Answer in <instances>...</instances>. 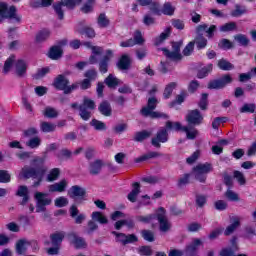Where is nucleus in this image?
<instances>
[{"label": "nucleus", "mask_w": 256, "mask_h": 256, "mask_svg": "<svg viewBox=\"0 0 256 256\" xmlns=\"http://www.w3.org/2000/svg\"><path fill=\"white\" fill-rule=\"evenodd\" d=\"M13 65H15V69H16V74L19 77H23V75H25V73H27V63L23 60H15V56H10L4 64V69L3 71L5 73H9L11 71V67H13Z\"/></svg>", "instance_id": "1"}, {"label": "nucleus", "mask_w": 256, "mask_h": 256, "mask_svg": "<svg viewBox=\"0 0 256 256\" xmlns=\"http://www.w3.org/2000/svg\"><path fill=\"white\" fill-rule=\"evenodd\" d=\"M44 175H45V170L34 171L29 167H24L19 174V178L29 179L30 177H32L37 180L36 182H34V187H39L41 181H43Z\"/></svg>", "instance_id": "2"}, {"label": "nucleus", "mask_w": 256, "mask_h": 256, "mask_svg": "<svg viewBox=\"0 0 256 256\" xmlns=\"http://www.w3.org/2000/svg\"><path fill=\"white\" fill-rule=\"evenodd\" d=\"M34 199L36 201V213H45L47 211V205H51L53 202L47 193L43 192L34 193Z\"/></svg>", "instance_id": "3"}, {"label": "nucleus", "mask_w": 256, "mask_h": 256, "mask_svg": "<svg viewBox=\"0 0 256 256\" xmlns=\"http://www.w3.org/2000/svg\"><path fill=\"white\" fill-rule=\"evenodd\" d=\"M0 17L2 19H13L14 21H21V16L17 14L15 6H9L5 2H0Z\"/></svg>", "instance_id": "4"}, {"label": "nucleus", "mask_w": 256, "mask_h": 256, "mask_svg": "<svg viewBox=\"0 0 256 256\" xmlns=\"http://www.w3.org/2000/svg\"><path fill=\"white\" fill-rule=\"evenodd\" d=\"M97 105L95 104V101L89 97H84L83 103L81 106H79L80 109V117L84 121H88V119H91V111H93Z\"/></svg>", "instance_id": "5"}, {"label": "nucleus", "mask_w": 256, "mask_h": 256, "mask_svg": "<svg viewBox=\"0 0 256 256\" xmlns=\"http://www.w3.org/2000/svg\"><path fill=\"white\" fill-rule=\"evenodd\" d=\"M181 42L172 43V50H168L167 48H163V55L170 59L171 61H181L183 56L181 55Z\"/></svg>", "instance_id": "6"}, {"label": "nucleus", "mask_w": 256, "mask_h": 256, "mask_svg": "<svg viewBox=\"0 0 256 256\" xmlns=\"http://www.w3.org/2000/svg\"><path fill=\"white\" fill-rule=\"evenodd\" d=\"M157 107V99L155 98H149L148 99V106L143 108L141 113L142 115H145L146 117H152L153 119H157L159 117H167L164 113L161 112H154L153 109Z\"/></svg>", "instance_id": "7"}, {"label": "nucleus", "mask_w": 256, "mask_h": 256, "mask_svg": "<svg viewBox=\"0 0 256 256\" xmlns=\"http://www.w3.org/2000/svg\"><path fill=\"white\" fill-rule=\"evenodd\" d=\"M87 192L85 188L74 185L68 190V196L70 199H78L76 200L77 203H83V201H87Z\"/></svg>", "instance_id": "8"}, {"label": "nucleus", "mask_w": 256, "mask_h": 256, "mask_svg": "<svg viewBox=\"0 0 256 256\" xmlns=\"http://www.w3.org/2000/svg\"><path fill=\"white\" fill-rule=\"evenodd\" d=\"M213 171V167H211V164H198L194 168V175L197 181H200V183H205V179H207V173H211Z\"/></svg>", "instance_id": "9"}, {"label": "nucleus", "mask_w": 256, "mask_h": 256, "mask_svg": "<svg viewBox=\"0 0 256 256\" xmlns=\"http://www.w3.org/2000/svg\"><path fill=\"white\" fill-rule=\"evenodd\" d=\"M53 86L59 89V91H64V93H71V91L75 89V85L70 86L69 80L63 75H59L55 78Z\"/></svg>", "instance_id": "10"}, {"label": "nucleus", "mask_w": 256, "mask_h": 256, "mask_svg": "<svg viewBox=\"0 0 256 256\" xmlns=\"http://www.w3.org/2000/svg\"><path fill=\"white\" fill-rule=\"evenodd\" d=\"M82 0H62L60 4L54 6V9L59 17V19H63V7H67L68 9H73L75 5H79Z\"/></svg>", "instance_id": "11"}, {"label": "nucleus", "mask_w": 256, "mask_h": 256, "mask_svg": "<svg viewBox=\"0 0 256 256\" xmlns=\"http://www.w3.org/2000/svg\"><path fill=\"white\" fill-rule=\"evenodd\" d=\"M151 11L155 15H161V13L164 15H173V13H175V8L169 2L165 3L162 9L159 8L158 3H154L151 5Z\"/></svg>", "instance_id": "12"}, {"label": "nucleus", "mask_w": 256, "mask_h": 256, "mask_svg": "<svg viewBox=\"0 0 256 256\" xmlns=\"http://www.w3.org/2000/svg\"><path fill=\"white\" fill-rule=\"evenodd\" d=\"M156 215L160 225V231H162L163 233H167V231L171 229V223L169 222V220H167V217H165V209L159 208L156 211Z\"/></svg>", "instance_id": "13"}, {"label": "nucleus", "mask_w": 256, "mask_h": 256, "mask_svg": "<svg viewBox=\"0 0 256 256\" xmlns=\"http://www.w3.org/2000/svg\"><path fill=\"white\" fill-rule=\"evenodd\" d=\"M83 45H84V47H86L87 49H90L92 51V55L89 58V63L91 65L97 63V61H99V55H101V53H103V48H101L99 46H95L91 42H84Z\"/></svg>", "instance_id": "14"}, {"label": "nucleus", "mask_w": 256, "mask_h": 256, "mask_svg": "<svg viewBox=\"0 0 256 256\" xmlns=\"http://www.w3.org/2000/svg\"><path fill=\"white\" fill-rule=\"evenodd\" d=\"M69 187V181L67 179H62L59 182H56L48 186L49 193H64Z\"/></svg>", "instance_id": "15"}, {"label": "nucleus", "mask_w": 256, "mask_h": 256, "mask_svg": "<svg viewBox=\"0 0 256 256\" xmlns=\"http://www.w3.org/2000/svg\"><path fill=\"white\" fill-rule=\"evenodd\" d=\"M231 81H233V78H231L229 75H225L220 80L211 81L208 84V89H223V87L229 85Z\"/></svg>", "instance_id": "16"}, {"label": "nucleus", "mask_w": 256, "mask_h": 256, "mask_svg": "<svg viewBox=\"0 0 256 256\" xmlns=\"http://www.w3.org/2000/svg\"><path fill=\"white\" fill-rule=\"evenodd\" d=\"M65 45H67V40H61L58 46H53L50 49L48 57H50V59H59L61 55H63V47H65Z\"/></svg>", "instance_id": "17"}, {"label": "nucleus", "mask_w": 256, "mask_h": 256, "mask_svg": "<svg viewBox=\"0 0 256 256\" xmlns=\"http://www.w3.org/2000/svg\"><path fill=\"white\" fill-rule=\"evenodd\" d=\"M186 121L190 125H201L203 123V115H201L199 110H192L187 114Z\"/></svg>", "instance_id": "18"}, {"label": "nucleus", "mask_w": 256, "mask_h": 256, "mask_svg": "<svg viewBox=\"0 0 256 256\" xmlns=\"http://www.w3.org/2000/svg\"><path fill=\"white\" fill-rule=\"evenodd\" d=\"M70 217L74 219L75 223L77 225H81L87 219V215L84 213H79V208H77L75 205H72L69 209Z\"/></svg>", "instance_id": "19"}, {"label": "nucleus", "mask_w": 256, "mask_h": 256, "mask_svg": "<svg viewBox=\"0 0 256 256\" xmlns=\"http://www.w3.org/2000/svg\"><path fill=\"white\" fill-rule=\"evenodd\" d=\"M69 241H70L71 245H73V247H75V249H85L87 247V242H85V239H83L75 234H71L69 236Z\"/></svg>", "instance_id": "20"}, {"label": "nucleus", "mask_w": 256, "mask_h": 256, "mask_svg": "<svg viewBox=\"0 0 256 256\" xmlns=\"http://www.w3.org/2000/svg\"><path fill=\"white\" fill-rule=\"evenodd\" d=\"M17 197H21V205H27L29 203V188L27 186H19L17 191H16Z\"/></svg>", "instance_id": "21"}, {"label": "nucleus", "mask_w": 256, "mask_h": 256, "mask_svg": "<svg viewBox=\"0 0 256 256\" xmlns=\"http://www.w3.org/2000/svg\"><path fill=\"white\" fill-rule=\"evenodd\" d=\"M167 131V128L160 130L156 138L152 139V145H154V147H161V143H167Z\"/></svg>", "instance_id": "22"}, {"label": "nucleus", "mask_w": 256, "mask_h": 256, "mask_svg": "<svg viewBox=\"0 0 256 256\" xmlns=\"http://www.w3.org/2000/svg\"><path fill=\"white\" fill-rule=\"evenodd\" d=\"M241 225V218L240 217H232L230 225L225 229L224 235H231L234 231L239 229Z\"/></svg>", "instance_id": "23"}, {"label": "nucleus", "mask_w": 256, "mask_h": 256, "mask_svg": "<svg viewBox=\"0 0 256 256\" xmlns=\"http://www.w3.org/2000/svg\"><path fill=\"white\" fill-rule=\"evenodd\" d=\"M139 193H141V186L139 183H134L132 185L131 192L127 196L128 201L135 203V201H137V197H139Z\"/></svg>", "instance_id": "24"}, {"label": "nucleus", "mask_w": 256, "mask_h": 256, "mask_svg": "<svg viewBox=\"0 0 256 256\" xmlns=\"http://www.w3.org/2000/svg\"><path fill=\"white\" fill-rule=\"evenodd\" d=\"M77 33H80V35H86V37H89V39L95 38V30L90 27H83L81 25L77 26L76 28Z\"/></svg>", "instance_id": "25"}, {"label": "nucleus", "mask_w": 256, "mask_h": 256, "mask_svg": "<svg viewBox=\"0 0 256 256\" xmlns=\"http://www.w3.org/2000/svg\"><path fill=\"white\" fill-rule=\"evenodd\" d=\"M117 67L125 71L131 67V58L129 55H123L117 63Z\"/></svg>", "instance_id": "26"}, {"label": "nucleus", "mask_w": 256, "mask_h": 256, "mask_svg": "<svg viewBox=\"0 0 256 256\" xmlns=\"http://www.w3.org/2000/svg\"><path fill=\"white\" fill-rule=\"evenodd\" d=\"M216 29H217L216 25H212L209 28H207V25L203 24L198 26L197 33L201 34L204 31L205 33H207V37H213Z\"/></svg>", "instance_id": "27"}, {"label": "nucleus", "mask_w": 256, "mask_h": 256, "mask_svg": "<svg viewBox=\"0 0 256 256\" xmlns=\"http://www.w3.org/2000/svg\"><path fill=\"white\" fill-rule=\"evenodd\" d=\"M91 217L92 221H97V223H100L101 225H107V223H109V220L102 212L95 211L92 213Z\"/></svg>", "instance_id": "28"}, {"label": "nucleus", "mask_w": 256, "mask_h": 256, "mask_svg": "<svg viewBox=\"0 0 256 256\" xmlns=\"http://www.w3.org/2000/svg\"><path fill=\"white\" fill-rule=\"evenodd\" d=\"M29 241H27L26 239H21L16 243V252L19 255H23V253H25V251H27V249L29 248Z\"/></svg>", "instance_id": "29"}, {"label": "nucleus", "mask_w": 256, "mask_h": 256, "mask_svg": "<svg viewBox=\"0 0 256 256\" xmlns=\"http://www.w3.org/2000/svg\"><path fill=\"white\" fill-rule=\"evenodd\" d=\"M105 84L107 87L110 89H115L117 85H121V80H119L117 77H115L113 74H110L106 79H105Z\"/></svg>", "instance_id": "30"}, {"label": "nucleus", "mask_w": 256, "mask_h": 256, "mask_svg": "<svg viewBox=\"0 0 256 256\" xmlns=\"http://www.w3.org/2000/svg\"><path fill=\"white\" fill-rule=\"evenodd\" d=\"M98 111H100V113L102 115H104L105 117H110L111 104H109V102H107V101H103L102 103H100V105L98 107Z\"/></svg>", "instance_id": "31"}, {"label": "nucleus", "mask_w": 256, "mask_h": 256, "mask_svg": "<svg viewBox=\"0 0 256 256\" xmlns=\"http://www.w3.org/2000/svg\"><path fill=\"white\" fill-rule=\"evenodd\" d=\"M171 35V27H166L164 31L160 34V37H157L154 41L155 45H161L165 39Z\"/></svg>", "instance_id": "32"}, {"label": "nucleus", "mask_w": 256, "mask_h": 256, "mask_svg": "<svg viewBox=\"0 0 256 256\" xmlns=\"http://www.w3.org/2000/svg\"><path fill=\"white\" fill-rule=\"evenodd\" d=\"M185 126H182L179 122H167L166 131H184Z\"/></svg>", "instance_id": "33"}, {"label": "nucleus", "mask_w": 256, "mask_h": 256, "mask_svg": "<svg viewBox=\"0 0 256 256\" xmlns=\"http://www.w3.org/2000/svg\"><path fill=\"white\" fill-rule=\"evenodd\" d=\"M97 0H87L82 6H81V11L82 13H92L95 3Z\"/></svg>", "instance_id": "34"}, {"label": "nucleus", "mask_w": 256, "mask_h": 256, "mask_svg": "<svg viewBox=\"0 0 256 256\" xmlns=\"http://www.w3.org/2000/svg\"><path fill=\"white\" fill-rule=\"evenodd\" d=\"M232 248H224L220 251V256H233L235 251H237V244L235 243V240L231 241Z\"/></svg>", "instance_id": "35"}, {"label": "nucleus", "mask_w": 256, "mask_h": 256, "mask_svg": "<svg viewBox=\"0 0 256 256\" xmlns=\"http://www.w3.org/2000/svg\"><path fill=\"white\" fill-rule=\"evenodd\" d=\"M109 18H107V15L100 14L97 18V25L100 27V29H105L109 25Z\"/></svg>", "instance_id": "36"}, {"label": "nucleus", "mask_w": 256, "mask_h": 256, "mask_svg": "<svg viewBox=\"0 0 256 256\" xmlns=\"http://www.w3.org/2000/svg\"><path fill=\"white\" fill-rule=\"evenodd\" d=\"M201 245H203V242L200 239H194L192 243L187 246L186 251L187 253H193L194 251H197Z\"/></svg>", "instance_id": "37"}, {"label": "nucleus", "mask_w": 256, "mask_h": 256, "mask_svg": "<svg viewBox=\"0 0 256 256\" xmlns=\"http://www.w3.org/2000/svg\"><path fill=\"white\" fill-rule=\"evenodd\" d=\"M54 205L55 207H59V208L67 207V205H69V198L65 196L57 197L54 200Z\"/></svg>", "instance_id": "38"}, {"label": "nucleus", "mask_w": 256, "mask_h": 256, "mask_svg": "<svg viewBox=\"0 0 256 256\" xmlns=\"http://www.w3.org/2000/svg\"><path fill=\"white\" fill-rule=\"evenodd\" d=\"M125 226L126 227H133V221L131 219H123V220L117 221L114 224V227L117 230L122 229Z\"/></svg>", "instance_id": "39"}, {"label": "nucleus", "mask_w": 256, "mask_h": 256, "mask_svg": "<svg viewBox=\"0 0 256 256\" xmlns=\"http://www.w3.org/2000/svg\"><path fill=\"white\" fill-rule=\"evenodd\" d=\"M59 175H61V171L59 170V168H54L48 173L47 181H57L59 179Z\"/></svg>", "instance_id": "40"}, {"label": "nucleus", "mask_w": 256, "mask_h": 256, "mask_svg": "<svg viewBox=\"0 0 256 256\" xmlns=\"http://www.w3.org/2000/svg\"><path fill=\"white\" fill-rule=\"evenodd\" d=\"M101 167H103V162L101 160H97L90 165V173L92 175H97L99 171H101Z\"/></svg>", "instance_id": "41"}, {"label": "nucleus", "mask_w": 256, "mask_h": 256, "mask_svg": "<svg viewBox=\"0 0 256 256\" xmlns=\"http://www.w3.org/2000/svg\"><path fill=\"white\" fill-rule=\"evenodd\" d=\"M177 88V83L172 82L169 83L164 90V99H169L171 97V94L173 93V90Z\"/></svg>", "instance_id": "42"}, {"label": "nucleus", "mask_w": 256, "mask_h": 256, "mask_svg": "<svg viewBox=\"0 0 256 256\" xmlns=\"http://www.w3.org/2000/svg\"><path fill=\"white\" fill-rule=\"evenodd\" d=\"M218 67L223 71H231V69H233V64L225 59H221L218 61Z\"/></svg>", "instance_id": "43"}, {"label": "nucleus", "mask_w": 256, "mask_h": 256, "mask_svg": "<svg viewBox=\"0 0 256 256\" xmlns=\"http://www.w3.org/2000/svg\"><path fill=\"white\" fill-rule=\"evenodd\" d=\"M65 237V234L63 232H56L51 236L52 245H59L61 241H63V238Z\"/></svg>", "instance_id": "44"}, {"label": "nucleus", "mask_w": 256, "mask_h": 256, "mask_svg": "<svg viewBox=\"0 0 256 256\" xmlns=\"http://www.w3.org/2000/svg\"><path fill=\"white\" fill-rule=\"evenodd\" d=\"M90 125L92 127H94V129H96V131H105L107 129V126L105 125V123L99 121V120H92L90 122Z\"/></svg>", "instance_id": "45"}, {"label": "nucleus", "mask_w": 256, "mask_h": 256, "mask_svg": "<svg viewBox=\"0 0 256 256\" xmlns=\"http://www.w3.org/2000/svg\"><path fill=\"white\" fill-rule=\"evenodd\" d=\"M57 115H59V112L55 108L47 107L44 110V116L48 117L49 119H53L57 117Z\"/></svg>", "instance_id": "46"}, {"label": "nucleus", "mask_w": 256, "mask_h": 256, "mask_svg": "<svg viewBox=\"0 0 256 256\" xmlns=\"http://www.w3.org/2000/svg\"><path fill=\"white\" fill-rule=\"evenodd\" d=\"M235 29H237V24H235V22L226 23L220 27V31H222V33L235 31Z\"/></svg>", "instance_id": "47"}, {"label": "nucleus", "mask_w": 256, "mask_h": 256, "mask_svg": "<svg viewBox=\"0 0 256 256\" xmlns=\"http://www.w3.org/2000/svg\"><path fill=\"white\" fill-rule=\"evenodd\" d=\"M234 179H236L237 183H239L240 185H245V183H247L245 175L240 171H234Z\"/></svg>", "instance_id": "48"}, {"label": "nucleus", "mask_w": 256, "mask_h": 256, "mask_svg": "<svg viewBox=\"0 0 256 256\" xmlns=\"http://www.w3.org/2000/svg\"><path fill=\"white\" fill-rule=\"evenodd\" d=\"M211 71H213V65L212 64L207 65L206 67H204L202 70L199 71L198 73L199 79H203V77H207V75H209Z\"/></svg>", "instance_id": "49"}, {"label": "nucleus", "mask_w": 256, "mask_h": 256, "mask_svg": "<svg viewBox=\"0 0 256 256\" xmlns=\"http://www.w3.org/2000/svg\"><path fill=\"white\" fill-rule=\"evenodd\" d=\"M11 174L5 170H0V183H10Z\"/></svg>", "instance_id": "50"}, {"label": "nucleus", "mask_w": 256, "mask_h": 256, "mask_svg": "<svg viewBox=\"0 0 256 256\" xmlns=\"http://www.w3.org/2000/svg\"><path fill=\"white\" fill-rule=\"evenodd\" d=\"M184 133H186L187 139H195L197 135H199V132L195 128L189 129L185 127V130H183Z\"/></svg>", "instance_id": "51"}, {"label": "nucleus", "mask_w": 256, "mask_h": 256, "mask_svg": "<svg viewBox=\"0 0 256 256\" xmlns=\"http://www.w3.org/2000/svg\"><path fill=\"white\" fill-rule=\"evenodd\" d=\"M225 197L228 201H239V194L233 192L232 190H227Z\"/></svg>", "instance_id": "52"}, {"label": "nucleus", "mask_w": 256, "mask_h": 256, "mask_svg": "<svg viewBox=\"0 0 256 256\" xmlns=\"http://www.w3.org/2000/svg\"><path fill=\"white\" fill-rule=\"evenodd\" d=\"M55 129V124H51L48 122H42L41 123V130L44 133H51V131H53Z\"/></svg>", "instance_id": "53"}, {"label": "nucleus", "mask_w": 256, "mask_h": 256, "mask_svg": "<svg viewBox=\"0 0 256 256\" xmlns=\"http://www.w3.org/2000/svg\"><path fill=\"white\" fill-rule=\"evenodd\" d=\"M235 41L240 45H249V38L243 34H238L234 37Z\"/></svg>", "instance_id": "54"}, {"label": "nucleus", "mask_w": 256, "mask_h": 256, "mask_svg": "<svg viewBox=\"0 0 256 256\" xmlns=\"http://www.w3.org/2000/svg\"><path fill=\"white\" fill-rule=\"evenodd\" d=\"M139 255L151 256L153 255V250L149 246H141L138 248Z\"/></svg>", "instance_id": "55"}, {"label": "nucleus", "mask_w": 256, "mask_h": 256, "mask_svg": "<svg viewBox=\"0 0 256 256\" xmlns=\"http://www.w3.org/2000/svg\"><path fill=\"white\" fill-rule=\"evenodd\" d=\"M247 13V8L243 6H236L235 10L232 12L233 17H241V15H245Z\"/></svg>", "instance_id": "56"}, {"label": "nucleus", "mask_w": 256, "mask_h": 256, "mask_svg": "<svg viewBox=\"0 0 256 256\" xmlns=\"http://www.w3.org/2000/svg\"><path fill=\"white\" fill-rule=\"evenodd\" d=\"M219 47H220V49H224V50L233 49V42H231L227 39H222L219 42Z\"/></svg>", "instance_id": "57"}, {"label": "nucleus", "mask_w": 256, "mask_h": 256, "mask_svg": "<svg viewBox=\"0 0 256 256\" xmlns=\"http://www.w3.org/2000/svg\"><path fill=\"white\" fill-rule=\"evenodd\" d=\"M195 43L198 49H204V47H207V39H205L203 36H198L195 39Z\"/></svg>", "instance_id": "58"}, {"label": "nucleus", "mask_w": 256, "mask_h": 256, "mask_svg": "<svg viewBox=\"0 0 256 256\" xmlns=\"http://www.w3.org/2000/svg\"><path fill=\"white\" fill-rule=\"evenodd\" d=\"M142 237H143V239H145V241H149L150 243H152V241H155V236H154L153 232H151L149 230H143Z\"/></svg>", "instance_id": "59"}, {"label": "nucleus", "mask_w": 256, "mask_h": 256, "mask_svg": "<svg viewBox=\"0 0 256 256\" xmlns=\"http://www.w3.org/2000/svg\"><path fill=\"white\" fill-rule=\"evenodd\" d=\"M49 73V68H41L34 74V79H43Z\"/></svg>", "instance_id": "60"}, {"label": "nucleus", "mask_w": 256, "mask_h": 256, "mask_svg": "<svg viewBox=\"0 0 256 256\" xmlns=\"http://www.w3.org/2000/svg\"><path fill=\"white\" fill-rule=\"evenodd\" d=\"M53 3V0H42L32 3V7H49Z\"/></svg>", "instance_id": "61"}, {"label": "nucleus", "mask_w": 256, "mask_h": 256, "mask_svg": "<svg viewBox=\"0 0 256 256\" xmlns=\"http://www.w3.org/2000/svg\"><path fill=\"white\" fill-rule=\"evenodd\" d=\"M84 77L89 81H95L97 79V71L95 70H88L85 72Z\"/></svg>", "instance_id": "62"}, {"label": "nucleus", "mask_w": 256, "mask_h": 256, "mask_svg": "<svg viewBox=\"0 0 256 256\" xmlns=\"http://www.w3.org/2000/svg\"><path fill=\"white\" fill-rule=\"evenodd\" d=\"M49 35H50L49 30H43L37 34L36 41H45V39L49 38Z\"/></svg>", "instance_id": "63"}, {"label": "nucleus", "mask_w": 256, "mask_h": 256, "mask_svg": "<svg viewBox=\"0 0 256 256\" xmlns=\"http://www.w3.org/2000/svg\"><path fill=\"white\" fill-rule=\"evenodd\" d=\"M151 133L147 132V131H143V132H138L135 135V140L136 141H144V139H147V137H150Z\"/></svg>", "instance_id": "64"}]
</instances>
